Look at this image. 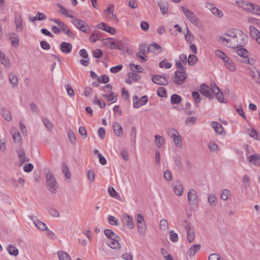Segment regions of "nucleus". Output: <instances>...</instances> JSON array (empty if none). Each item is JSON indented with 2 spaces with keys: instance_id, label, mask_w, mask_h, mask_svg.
<instances>
[{
  "instance_id": "46",
  "label": "nucleus",
  "mask_w": 260,
  "mask_h": 260,
  "mask_svg": "<svg viewBox=\"0 0 260 260\" xmlns=\"http://www.w3.org/2000/svg\"><path fill=\"white\" fill-rule=\"evenodd\" d=\"M159 225L160 230L162 231H166L169 229V222L165 219L160 220Z\"/></svg>"
},
{
  "instance_id": "52",
  "label": "nucleus",
  "mask_w": 260,
  "mask_h": 260,
  "mask_svg": "<svg viewBox=\"0 0 260 260\" xmlns=\"http://www.w3.org/2000/svg\"><path fill=\"white\" fill-rule=\"evenodd\" d=\"M10 39L11 40V44L13 46H14L15 47H17L18 46L19 38L16 34H12L10 38Z\"/></svg>"
},
{
  "instance_id": "45",
  "label": "nucleus",
  "mask_w": 260,
  "mask_h": 260,
  "mask_svg": "<svg viewBox=\"0 0 260 260\" xmlns=\"http://www.w3.org/2000/svg\"><path fill=\"white\" fill-rule=\"evenodd\" d=\"M217 198L214 194L211 193L208 195V202L210 206H215L217 204Z\"/></svg>"
},
{
  "instance_id": "43",
  "label": "nucleus",
  "mask_w": 260,
  "mask_h": 260,
  "mask_svg": "<svg viewBox=\"0 0 260 260\" xmlns=\"http://www.w3.org/2000/svg\"><path fill=\"white\" fill-rule=\"evenodd\" d=\"M56 6L57 7V8H58L59 9V12L62 14L64 15L66 17L71 18H74V16L73 15L70 14L69 13V11L65 8H64L62 6H61L60 4H56Z\"/></svg>"
},
{
  "instance_id": "51",
  "label": "nucleus",
  "mask_w": 260,
  "mask_h": 260,
  "mask_svg": "<svg viewBox=\"0 0 260 260\" xmlns=\"http://www.w3.org/2000/svg\"><path fill=\"white\" fill-rule=\"evenodd\" d=\"M247 133L250 137H252L256 140H259V137L257 132L253 128H250L247 130Z\"/></svg>"
},
{
  "instance_id": "6",
  "label": "nucleus",
  "mask_w": 260,
  "mask_h": 260,
  "mask_svg": "<svg viewBox=\"0 0 260 260\" xmlns=\"http://www.w3.org/2000/svg\"><path fill=\"white\" fill-rule=\"evenodd\" d=\"M188 204L192 208H198L199 203L198 195L194 189H190L187 194Z\"/></svg>"
},
{
  "instance_id": "50",
  "label": "nucleus",
  "mask_w": 260,
  "mask_h": 260,
  "mask_svg": "<svg viewBox=\"0 0 260 260\" xmlns=\"http://www.w3.org/2000/svg\"><path fill=\"white\" fill-rule=\"evenodd\" d=\"M208 146L209 149L212 152L217 153L219 150V147L217 144L214 141H210L209 143Z\"/></svg>"
},
{
  "instance_id": "18",
  "label": "nucleus",
  "mask_w": 260,
  "mask_h": 260,
  "mask_svg": "<svg viewBox=\"0 0 260 260\" xmlns=\"http://www.w3.org/2000/svg\"><path fill=\"white\" fill-rule=\"evenodd\" d=\"M200 92L203 95L209 98H211L212 97L213 92L212 91V88L207 86L205 84H202L201 85Z\"/></svg>"
},
{
  "instance_id": "61",
  "label": "nucleus",
  "mask_w": 260,
  "mask_h": 260,
  "mask_svg": "<svg viewBox=\"0 0 260 260\" xmlns=\"http://www.w3.org/2000/svg\"><path fill=\"white\" fill-rule=\"evenodd\" d=\"M170 239L172 242H176L178 240V234L173 231L169 232Z\"/></svg>"
},
{
  "instance_id": "58",
  "label": "nucleus",
  "mask_w": 260,
  "mask_h": 260,
  "mask_svg": "<svg viewBox=\"0 0 260 260\" xmlns=\"http://www.w3.org/2000/svg\"><path fill=\"white\" fill-rule=\"evenodd\" d=\"M171 101L173 104H177L181 102V98L178 94H174L171 96Z\"/></svg>"
},
{
  "instance_id": "42",
  "label": "nucleus",
  "mask_w": 260,
  "mask_h": 260,
  "mask_svg": "<svg viewBox=\"0 0 260 260\" xmlns=\"http://www.w3.org/2000/svg\"><path fill=\"white\" fill-rule=\"evenodd\" d=\"M7 251L8 253L13 256H17L19 254V250L14 245H9L7 247Z\"/></svg>"
},
{
  "instance_id": "20",
  "label": "nucleus",
  "mask_w": 260,
  "mask_h": 260,
  "mask_svg": "<svg viewBox=\"0 0 260 260\" xmlns=\"http://www.w3.org/2000/svg\"><path fill=\"white\" fill-rule=\"evenodd\" d=\"M152 80L154 83L158 85H166L168 84L166 77L162 76H154L152 77Z\"/></svg>"
},
{
  "instance_id": "55",
  "label": "nucleus",
  "mask_w": 260,
  "mask_h": 260,
  "mask_svg": "<svg viewBox=\"0 0 260 260\" xmlns=\"http://www.w3.org/2000/svg\"><path fill=\"white\" fill-rule=\"evenodd\" d=\"M24 183V180L21 178H19L17 180H14L13 181V184L15 188H18L20 186H23Z\"/></svg>"
},
{
  "instance_id": "3",
  "label": "nucleus",
  "mask_w": 260,
  "mask_h": 260,
  "mask_svg": "<svg viewBox=\"0 0 260 260\" xmlns=\"http://www.w3.org/2000/svg\"><path fill=\"white\" fill-rule=\"evenodd\" d=\"M45 178L46 179L47 189L51 193H56L58 185L56 179L52 172L48 171L45 174Z\"/></svg>"
},
{
  "instance_id": "44",
  "label": "nucleus",
  "mask_w": 260,
  "mask_h": 260,
  "mask_svg": "<svg viewBox=\"0 0 260 260\" xmlns=\"http://www.w3.org/2000/svg\"><path fill=\"white\" fill-rule=\"evenodd\" d=\"M56 6L57 7V8H58L59 9V12L62 14L64 15L66 17L71 18H74V16L73 15L70 14L69 13V11L65 8H64L62 6H61L60 4H56Z\"/></svg>"
},
{
  "instance_id": "26",
  "label": "nucleus",
  "mask_w": 260,
  "mask_h": 260,
  "mask_svg": "<svg viewBox=\"0 0 260 260\" xmlns=\"http://www.w3.org/2000/svg\"><path fill=\"white\" fill-rule=\"evenodd\" d=\"M9 80L13 88L17 87L18 85V79L17 76L13 73H11L9 75Z\"/></svg>"
},
{
  "instance_id": "28",
  "label": "nucleus",
  "mask_w": 260,
  "mask_h": 260,
  "mask_svg": "<svg viewBox=\"0 0 260 260\" xmlns=\"http://www.w3.org/2000/svg\"><path fill=\"white\" fill-rule=\"evenodd\" d=\"M226 68L231 72H235L236 70V66L235 63L229 57L223 61Z\"/></svg>"
},
{
  "instance_id": "29",
  "label": "nucleus",
  "mask_w": 260,
  "mask_h": 260,
  "mask_svg": "<svg viewBox=\"0 0 260 260\" xmlns=\"http://www.w3.org/2000/svg\"><path fill=\"white\" fill-rule=\"evenodd\" d=\"M201 247L200 244H194L192 245L187 252V254L192 257L194 256L199 251Z\"/></svg>"
},
{
  "instance_id": "9",
  "label": "nucleus",
  "mask_w": 260,
  "mask_h": 260,
  "mask_svg": "<svg viewBox=\"0 0 260 260\" xmlns=\"http://www.w3.org/2000/svg\"><path fill=\"white\" fill-rule=\"evenodd\" d=\"M106 18L110 21L113 20L116 22H119L117 15L114 13V6L113 4L108 5L107 9L104 11Z\"/></svg>"
},
{
  "instance_id": "38",
  "label": "nucleus",
  "mask_w": 260,
  "mask_h": 260,
  "mask_svg": "<svg viewBox=\"0 0 260 260\" xmlns=\"http://www.w3.org/2000/svg\"><path fill=\"white\" fill-rule=\"evenodd\" d=\"M57 255L59 260H72L70 255L62 250L58 251Z\"/></svg>"
},
{
  "instance_id": "35",
  "label": "nucleus",
  "mask_w": 260,
  "mask_h": 260,
  "mask_svg": "<svg viewBox=\"0 0 260 260\" xmlns=\"http://www.w3.org/2000/svg\"><path fill=\"white\" fill-rule=\"evenodd\" d=\"M32 220L35 225L40 230L44 231L47 230V226L44 222L36 218H32Z\"/></svg>"
},
{
  "instance_id": "36",
  "label": "nucleus",
  "mask_w": 260,
  "mask_h": 260,
  "mask_svg": "<svg viewBox=\"0 0 260 260\" xmlns=\"http://www.w3.org/2000/svg\"><path fill=\"white\" fill-rule=\"evenodd\" d=\"M173 191L175 194L181 196L183 192V187L180 183H176L173 186Z\"/></svg>"
},
{
  "instance_id": "39",
  "label": "nucleus",
  "mask_w": 260,
  "mask_h": 260,
  "mask_svg": "<svg viewBox=\"0 0 260 260\" xmlns=\"http://www.w3.org/2000/svg\"><path fill=\"white\" fill-rule=\"evenodd\" d=\"M150 52L154 53H159L162 51V49L160 46L156 43L152 44L149 45Z\"/></svg>"
},
{
  "instance_id": "63",
  "label": "nucleus",
  "mask_w": 260,
  "mask_h": 260,
  "mask_svg": "<svg viewBox=\"0 0 260 260\" xmlns=\"http://www.w3.org/2000/svg\"><path fill=\"white\" fill-rule=\"evenodd\" d=\"M142 53V55H145L146 53L150 52L149 46L148 47L145 44H141L139 47V51Z\"/></svg>"
},
{
  "instance_id": "7",
  "label": "nucleus",
  "mask_w": 260,
  "mask_h": 260,
  "mask_svg": "<svg viewBox=\"0 0 260 260\" xmlns=\"http://www.w3.org/2000/svg\"><path fill=\"white\" fill-rule=\"evenodd\" d=\"M237 54L243 59L241 61L249 64H253L254 63V60L252 58L249 57L248 51L244 48H240L236 50Z\"/></svg>"
},
{
  "instance_id": "13",
  "label": "nucleus",
  "mask_w": 260,
  "mask_h": 260,
  "mask_svg": "<svg viewBox=\"0 0 260 260\" xmlns=\"http://www.w3.org/2000/svg\"><path fill=\"white\" fill-rule=\"evenodd\" d=\"M210 125L214 129L215 133L217 135H222L225 134L224 129L220 123L216 121H212L210 122Z\"/></svg>"
},
{
  "instance_id": "21",
  "label": "nucleus",
  "mask_w": 260,
  "mask_h": 260,
  "mask_svg": "<svg viewBox=\"0 0 260 260\" xmlns=\"http://www.w3.org/2000/svg\"><path fill=\"white\" fill-rule=\"evenodd\" d=\"M207 7L208 8L211 13L216 17L221 18L223 16L222 12L216 7H214V5L210 3H208Z\"/></svg>"
},
{
  "instance_id": "11",
  "label": "nucleus",
  "mask_w": 260,
  "mask_h": 260,
  "mask_svg": "<svg viewBox=\"0 0 260 260\" xmlns=\"http://www.w3.org/2000/svg\"><path fill=\"white\" fill-rule=\"evenodd\" d=\"M10 133L14 142L16 144L20 146L22 143V138L18 129L16 128H13L11 130Z\"/></svg>"
},
{
  "instance_id": "33",
  "label": "nucleus",
  "mask_w": 260,
  "mask_h": 260,
  "mask_svg": "<svg viewBox=\"0 0 260 260\" xmlns=\"http://www.w3.org/2000/svg\"><path fill=\"white\" fill-rule=\"evenodd\" d=\"M102 43L112 49H114L116 48V44L113 40L112 38H107L102 40Z\"/></svg>"
},
{
  "instance_id": "34",
  "label": "nucleus",
  "mask_w": 260,
  "mask_h": 260,
  "mask_svg": "<svg viewBox=\"0 0 260 260\" xmlns=\"http://www.w3.org/2000/svg\"><path fill=\"white\" fill-rule=\"evenodd\" d=\"M158 5L162 15H165L168 13L169 11V5L168 2L160 1L158 2Z\"/></svg>"
},
{
  "instance_id": "23",
  "label": "nucleus",
  "mask_w": 260,
  "mask_h": 260,
  "mask_svg": "<svg viewBox=\"0 0 260 260\" xmlns=\"http://www.w3.org/2000/svg\"><path fill=\"white\" fill-rule=\"evenodd\" d=\"M113 128L114 134L118 137H121L123 134V128L121 125L117 122H115L113 124Z\"/></svg>"
},
{
  "instance_id": "17",
  "label": "nucleus",
  "mask_w": 260,
  "mask_h": 260,
  "mask_svg": "<svg viewBox=\"0 0 260 260\" xmlns=\"http://www.w3.org/2000/svg\"><path fill=\"white\" fill-rule=\"evenodd\" d=\"M212 91L213 93L216 95V98L218 100L219 102L221 103L225 102L224 101V98L223 94L217 85H214L212 87Z\"/></svg>"
},
{
  "instance_id": "57",
  "label": "nucleus",
  "mask_w": 260,
  "mask_h": 260,
  "mask_svg": "<svg viewBox=\"0 0 260 260\" xmlns=\"http://www.w3.org/2000/svg\"><path fill=\"white\" fill-rule=\"evenodd\" d=\"M249 32L251 36L254 39L260 34V32L253 26H249Z\"/></svg>"
},
{
  "instance_id": "22",
  "label": "nucleus",
  "mask_w": 260,
  "mask_h": 260,
  "mask_svg": "<svg viewBox=\"0 0 260 260\" xmlns=\"http://www.w3.org/2000/svg\"><path fill=\"white\" fill-rule=\"evenodd\" d=\"M141 78L139 74L133 72L129 73L127 75V78L125 79L126 83L131 84L133 82L139 80Z\"/></svg>"
},
{
  "instance_id": "62",
  "label": "nucleus",
  "mask_w": 260,
  "mask_h": 260,
  "mask_svg": "<svg viewBox=\"0 0 260 260\" xmlns=\"http://www.w3.org/2000/svg\"><path fill=\"white\" fill-rule=\"evenodd\" d=\"M198 60V58L194 55H189L187 59V63L190 66L195 64Z\"/></svg>"
},
{
  "instance_id": "10",
  "label": "nucleus",
  "mask_w": 260,
  "mask_h": 260,
  "mask_svg": "<svg viewBox=\"0 0 260 260\" xmlns=\"http://www.w3.org/2000/svg\"><path fill=\"white\" fill-rule=\"evenodd\" d=\"M121 221L124 227L132 230L135 227V222L133 217L127 213L123 214Z\"/></svg>"
},
{
  "instance_id": "30",
  "label": "nucleus",
  "mask_w": 260,
  "mask_h": 260,
  "mask_svg": "<svg viewBox=\"0 0 260 260\" xmlns=\"http://www.w3.org/2000/svg\"><path fill=\"white\" fill-rule=\"evenodd\" d=\"M165 139L162 136L158 135L154 136V144L157 148H162L165 144Z\"/></svg>"
},
{
  "instance_id": "53",
  "label": "nucleus",
  "mask_w": 260,
  "mask_h": 260,
  "mask_svg": "<svg viewBox=\"0 0 260 260\" xmlns=\"http://www.w3.org/2000/svg\"><path fill=\"white\" fill-rule=\"evenodd\" d=\"M185 39L190 44L194 40V37L192 33L189 30L187 26H186V33L185 34Z\"/></svg>"
},
{
  "instance_id": "24",
  "label": "nucleus",
  "mask_w": 260,
  "mask_h": 260,
  "mask_svg": "<svg viewBox=\"0 0 260 260\" xmlns=\"http://www.w3.org/2000/svg\"><path fill=\"white\" fill-rule=\"evenodd\" d=\"M0 62L6 68L8 69L10 67L11 62L9 59L4 53L1 51H0Z\"/></svg>"
},
{
  "instance_id": "1",
  "label": "nucleus",
  "mask_w": 260,
  "mask_h": 260,
  "mask_svg": "<svg viewBox=\"0 0 260 260\" xmlns=\"http://www.w3.org/2000/svg\"><path fill=\"white\" fill-rule=\"evenodd\" d=\"M248 37L242 30L237 28L228 30L220 36V42L227 47L236 48L245 44Z\"/></svg>"
},
{
  "instance_id": "40",
  "label": "nucleus",
  "mask_w": 260,
  "mask_h": 260,
  "mask_svg": "<svg viewBox=\"0 0 260 260\" xmlns=\"http://www.w3.org/2000/svg\"><path fill=\"white\" fill-rule=\"evenodd\" d=\"M102 96L108 99L111 103L115 102L117 100V94L114 92H111L110 94H104Z\"/></svg>"
},
{
  "instance_id": "5",
  "label": "nucleus",
  "mask_w": 260,
  "mask_h": 260,
  "mask_svg": "<svg viewBox=\"0 0 260 260\" xmlns=\"http://www.w3.org/2000/svg\"><path fill=\"white\" fill-rule=\"evenodd\" d=\"M180 9L185 18L189 21L194 24H197L199 23V19L192 11L184 6H181Z\"/></svg>"
},
{
  "instance_id": "59",
  "label": "nucleus",
  "mask_w": 260,
  "mask_h": 260,
  "mask_svg": "<svg viewBox=\"0 0 260 260\" xmlns=\"http://www.w3.org/2000/svg\"><path fill=\"white\" fill-rule=\"evenodd\" d=\"M2 115L5 119L7 121H10L12 120V116L10 112L6 109H3Z\"/></svg>"
},
{
  "instance_id": "19",
  "label": "nucleus",
  "mask_w": 260,
  "mask_h": 260,
  "mask_svg": "<svg viewBox=\"0 0 260 260\" xmlns=\"http://www.w3.org/2000/svg\"><path fill=\"white\" fill-rule=\"evenodd\" d=\"M97 27L99 29L104 30L105 31L114 35L116 33V29L113 27L109 26L107 24L104 22H101L97 25Z\"/></svg>"
},
{
  "instance_id": "12",
  "label": "nucleus",
  "mask_w": 260,
  "mask_h": 260,
  "mask_svg": "<svg viewBox=\"0 0 260 260\" xmlns=\"http://www.w3.org/2000/svg\"><path fill=\"white\" fill-rule=\"evenodd\" d=\"M236 3L238 4L239 7L249 12L253 13L254 11L255 5L252 3H246L243 1H236Z\"/></svg>"
},
{
  "instance_id": "31",
  "label": "nucleus",
  "mask_w": 260,
  "mask_h": 260,
  "mask_svg": "<svg viewBox=\"0 0 260 260\" xmlns=\"http://www.w3.org/2000/svg\"><path fill=\"white\" fill-rule=\"evenodd\" d=\"M248 160L251 164L255 166H260V155L254 154L249 156L248 157Z\"/></svg>"
},
{
  "instance_id": "54",
  "label": "nucleus",
  "mask_w": 260,
  "mask_h": 260,
  "mask_svg": "<svg viewBox=\"0 0 260 260\" xmlns=\"http://www.w3.org/2000/svg\"><path fill=\"white\" fill-rule=\"evenodd\" d=\"M93 103L98 105L101 108H104L106 107V103L104 101H100L96 95H95L93 100Z\"/></svg>"
},
{
  "instance_id": "32",
  "label": "nucleus",
  "mask_w": 260,
  "mask_h": 260,
  "mask_svg": "<svg viewBox=\"0 0 260 260\" xmlns=\"http://www.w3.org/2000/svg\"><path fill=\"white\" fill-rule=\"evenodd\" d=\"M187 231V239L189 242H192L195 238L194 232L189 224L186 226Z\"/></svg>"
},
{
  "instance_id": "49",
  "label": "nucleus",
  "mask_w": 260,
  "mask_h": 260,
  "mask_svg": "<svg viewBox=\"0 0 260 260\" xmlns=\"http://www.w3.org/2000/svg\"><path fill=\"white\" fill-rule=\"evenodd\" d=\"M108 191L111 197L115 198L118 200H120L121 198L120 195L117 192V191L113 187H109Z\"/></svg>"
},
{
  "instance_id": "15",
  "label": "nucleus",
  "mask_w": 260,
  "mask_h": 260,
  "mask_svg": "<svg viewBox=\"0 0 260 260\" xmlns=\"http://www.w3.org/2000/svg\"><path fill=\"white\" fill-rule=\"evenodd\" d=\"M186 78L185 72L176 71L175 74L174 81L177 84H181Z\"/></svg>"
},
{
  "instance_id": "48",
  "label": "nucleus",
  "mask_w": 260,
  "mask_h": 260,
  "mask_svg": "<svg viewBox=\"0 0 260 260\" xmlns=\"http://www.w3.org/2000/svg\"><path fill=\"white\" fill-rule=\"evenodd\" d=\"M172 139H173L175 145L177 147L180 148L182 147V138L179 134Z\"/></svg>"
},
{
  "instance_id": "41",
  "label": "nucleus",
  "mask_w": 260,
  "mask_h": 260,
  "mask_svg": "<svg viewBox=\"0 0 260 260\" xmlns=\"http://www.w3.org/2000/svg\"><path fill=\"white\" fill-rule=\"evenodd\" d=\"M232 196L231 191L227 189H223L221 191L220 197L221 199L225 201H226L229 198Z\"/></svg>"
},
{
  "instance_id": "47",
  "label": "nucleus",
  "mask_w": 260,
  "mask_h": 260,
  "mask_svg": "<svg viewBox=\"0 0 260 260\" xmlns=\"http://www.w3.org/2000/svg\"><path fill=\"white\" fill-rule=\"evenodd\" d=\"M68 137H69L70 142L72 144L75 145V144H76V143H77L76 137L75 134L72 130L69 129L68 131Z\"/></svg>"
},
{
  "instance_id": "8",
  "label": "nucleus",
  "mask_w": 260,
  "mask_h": 260,
  "mask_svg": "<svg viewBox=\"0 0 260 260\" xmlns=\"http://www.w3.org/2000/svg\"><path fill=\"white\" fill-rule=\"evenodd\" d=\"M72 24L80 30L88 34L90 30L89 26L83 20L76 18L72 20Z\"/></svg>"
},
{
  "instance_id": "60",
  "label": "nucleus",
  "mask_w": 260,
  "mask_h": 260,
  "mask_svg": "<svg viewBox=\"0 0 260 260\" xmlns=\"http://www.w3.org/2000/svg\"><path fill=\"white\" fill-rule=\"evenodd\" d=\"M130 70L132 72H142V68L139 65H136L133 63L129 64Z\"/></svg>"
},
{
  "instance_id": "37",
  "label": "nucleus",
  "mask_w": 260,
  "mask_h": 260,
  "mask_svg": "<svg viewBox=\"0 0 260 260\" xmlns=\"http://www.w3.org/2000/svg\"><path fill=\"white\" fill-rule=\"evenodd\" d=\"M15 23L16 24V30L19 32L23 29L22 20L21 16H18L15 18Z\"/></svg>"
},
{
  "instance_id": "14",
  "label": "nucleus",
  "mask_w": 260,
  "mask_h": 260,
  "mask_svg": "<svg viewBox=\"0 0 260 260\" xmlns=\"http://www.w3.org/2000/svg\"><path fill=\"white\" fill-rule=\"evenodd\" d=\"M133 101L134 107L138 108L147 103V98L146 96H143L141 99H139L137 96H135Z\"/></svg>"
},
{
  "instance_id": "2",
  "label": "nucleus",
  "mask_w": 260,
  "mask_h": 260,
  "mask_svg": "<svg viewBox=\"0 0 260 260\" xmlns=\"http://www.w3.org/2000/svg\"><path fill=\"white\" fill-rule=\"evenodd\" d=\"M104 234L108 238L107 245L112 249L118 250L121 247L118 241L120 238L113 231L110 229H106L104 231Z\"/></svg>"
},
{
  "instance_id": "56",
  "label": "nucleus",
  "mask_w": 260,
  "mask_h": 260,
  "mask_svg": "<svg viewBox=\"0 0 260 260\" xmlns=\"http://www.w3.org/2000/svg\"><path fill=\"white\" fill-rule=\"evenodd\" d=\"M242 182L244 187L247 188L249 187L250 182L249 177L248 175L245 174L243 176Z\"/></svg>"
},
{
  "instance_id": "64",
  "label": "nucleus",
  "mask_w": 260,
  "mask_h": 260,
  "mask_svg": "<svg viewBox=\"0 0 260 260\" xmlns=\"http://www.w3.org/2000/svg\"><path fill=\"white\" fill-rule=\"evenodd\" d=\"M208 260H224V259L217 253H212L209 255Z\"/></svg>"
},
{
  "instance_id": "16",
  "label": "nucleus",
  "mask_w": 260,
  "mask_h": 260,
  "mask_svg": "<svg viewBox=\"0 0 260 260\" xmlns=\"http://www.w3.org/2000/svg\"><path fill=\"white\" fill-rule=\"evenodd\" d=\"M17 155L19 157L18 165L21 167L24 162L28 161L29 159L26 157L24 150L22 149H18L16 150Z\"/></svg>"
},
{
  "instance_id": "4",
  "label": "nucleus",
  "mask_w": 260,
  "mask_h": 260,
  "mask_svg": "<svg viewBox=\"0 0 260 260\" xmlns=\"http://www.w3.org/2000/svg\"><path fill=\"white\" fill-rule=\"evenodd\" d=\"M136 225L138 233L140 236L145 235L147 230V225L143 215L141 213H137L136 215Z\"/></svg>"
},
{
  "instance_id": "25",
  "label": "nucleus",
  "mask_w": 260,
  "mask_h": 260,
  "mask_svg": "<svg viewBox=\"0 0 260 260\" xmlns=\"http://www.w3.org/2000/svg\"><path fill=\"white\" fill-rule=\"evenodd\" d=\"M72 45L71 44L65 42L61 43L60 44V49L63 53L69 54L72 50Z\"/></svg>"
},
{
  "instance_id": "27",
  "label": "nucleus",
  "mask_w": 260,
  "mask_h": 260,
  "mask_svg": "<svg viewBox=\"0 0 260 260\" xmlns=\"http://www.w3.org/2000/svg\"><path fill=\"white\" fill-rule=\"evenodd\" d=\"M249 74L256 83H260V73L257 69L255 68L254 69H250Z\"/></svg>"
}]
</instances>
